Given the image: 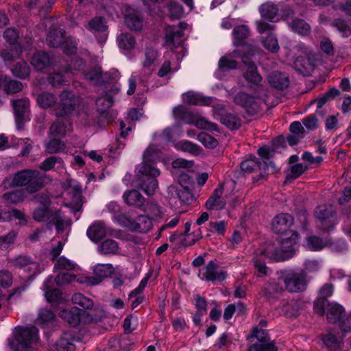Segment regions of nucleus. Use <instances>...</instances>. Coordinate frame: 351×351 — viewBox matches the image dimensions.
<instances>
[{
	"mask_svg": "<svg viewBox=\"0 0 351 351\" xmlns=\"http://www.w3.org/2000/svg\"><path fill=\"white\" fill-rule=\"evenodd\" d=\"M151 148H147L143 155L144 161L141 166L138 172L141 176L138 179V186L147 195H153L158 187V182L156 178L160 175V171L152 162Z\"/></svg>",
	"mask_w": 351,
	"mask_h": 351,
	"instance_id": "f257e3e1",
	"label": "nucleus"
},
{
	"mask_svg": "<svg viewBox=\"0 0 351 351\" xmlns=\"http://www.w3.org/2000/svg\"><path fill=\"white\" fill-rule=\"evenodd\" d=\"M38 340V330L35 326H17L13 332V339H8L12 351H36L34 344Z\"/></svg>",
	"mask_w": 351,
	"mask_h": 351,
	"instance_id": "f03ea898",
	"label": "nucleus"
},
{
	"mask_svg": "<svg viewBox=\"0 0 351 351\" xmlns=\"http://www.w3.org/2000/svg\"><path fill=\"white\" fill-rule=\"evenodd\" d=\"M60 101L54 109L57 118L71 119L80 104V97L72 92L64 90L59 95Z\"/></svg>",
	"mask_w": 351,
	"mask_h": 351,
	"instance_id": "7ed1b4c3",
	"label": "nucleus"
},
{
	"mask_svg": "<svg viewBox=\"0 0 351 351\" xmlns=\"http://www.w3.org/2000/svg\"><path fill=\"white\" fill-rule=\"evenodd\" d=\"M278 280L284 283L285 289L291 293L304 291L307 286L306 274L301 269L286 271Z\"/></svg>",
	"mask_w": 351,
	"mask_h": 351,
	"instance_id": "20e7f679",
	"label": "nucleus"
},
{
	"mask_svg": "<svg viewBox=\"0 0 351 351\" xmlns=\"http://www.w3.org/2000/svg\"><path fill=\"white\" fill-rule=\"evenodd\" d=\"M286 239H278L274 242L267 243L260 249V254L268 258L276 261H283L291 257V252L284 246V240Z\"/></svg>",
	"mask_w": 351,
	"mask_h": 351,
	"instance_id": "39448f33",
	"label": "nucleus"
},
{
	"mask_svg": "<svg viewBox=\"0 0 351 351\" xmlns=\"http://www.w3.org/2000/svg\"><path fill=\"white\" fill-rule=\"evenodd\" d=\"M173 115L177 119L184 120L189 117L191 121L189 123L193 124L199 129L207 130L210 132L218 131V126L216 123L206 120L205 118L200 117L197 114L188 112L183 106H178L173 110Z\"/></svg>",
	"mask_w": 351,
	"mask_h": 351,
	"instance_id": "423d86ee",
	"label": "nucleus"
},
{
	"mask_svg": "<svg viewBox=\"0 0 351 351\" xmlns=\"http://www.w3.org/2000/svg\"><path fill=\"white\" fill-rule=\"evenodd\" d=\"M240 167L241 170L246 173H252L259 170V176L261 178L269 173L270 169L271 173H273L275 171V165L273 162L270 161L268 163L265 161L261 162L255 156L243 161Z\"/></svg>",
	"mask_w": 351,
	"mask_h": 351,
	"instance_id": "0eeeda50",
	"label": "nucleus"
},
{
	"mask_svg": "<svg viewBox=\"0 0 351 351\" xmlns=\"http://www.w3.org/2000/svg\"><path fill=\"white\" fill-rule=\"evenodd\" d=\"M213 112L214 117L227 128L236 130L241 126L240 119L235 114L227 112L224 105L216 104L213 106Z\"/></svg>",
	"mask_w": 351,
	"mask_h": 351,
	"instance_id": "6e6552de",
	"label": "nucleus"
},
{
	"mask_svg": "<svg viewBox=\"0 0 351 351\" xmlns=\"http://www.w3.org/2000/svg\"><path fill=\"white\" fill-rule=\"evenodd\" d=\"M187 24L183 22L179 23V27L172 26L167 27L165 29V45L171 51L182 45L183 30L186 29Z\"/></svg>",
	"mask_w": 351,
	"mask_h": 351,
	"instance_id": "1a4fd4ad",
	"label": "nucleus"
},
{
	"mask_svg": "<svg viewBox=\"0 0 351 351\" xmlns=\"http://www.w3.org/2000/svg\"><path fill=\"white\" fill-rule=\"evenodd\" d=\"M315 214L319 221V226L324 230H329L336 223L335 212L332 206H319Z\"/></svg>",
	"mask_w": 351,
	"mask_h": 351,
	"instance_id": "9d476101",
	"label": "nucleus"
},
{
	"mask_svg": "<svg viewBox=\"0 0 351 351\" xmlns=\"http://www.w3.org/2000/svg\"><path fill=\"white\" fill-rule=\"evenodd\" d=\"M16 119V127L19 130L23 128L26 117L29 110V100L28 98H21L12 101Z\"/></svg>",
	"mask_w": 351,
	"mask_h": 351,
	"instance_id": "9b49d317",
	"label": "nucleus"
},
{
	"mask_svg": "<svg viewBox=\"0 0 351 351\" xmlns=\"http://www.w3.org/2000/svg\"><path fill=\"white\" fill-rule=\"evenodd\" d=\"M114 271V269L111 264H97L94 269V276L85 277L84 280L82 282L88 285H97L104 278L109 277Z\"/></svg>",
	"mask_w": 351,
	"mask_h": 351,
	"instance_id": "f8f14e48",
	"label": "nucleus"
},
{
	"mask_svg": "<svg viewBox=\"0 0 351 351\" xmlns=\"http://www.w3.org/2000/svg\"><path fill=\"white\" fill-rule=\"evenodd\" d=\"M333 286L331 284H325L320 289L319 297L314 302V311L318 315L323 316L326 313V306L329 303L327 298L332 295Z\"/></svg>",
	"mask_w": 351,
	"mask_h": 351,
	"instance_id": "ddd939ff",
	"label": "nucleus"
},
{
	"mask_svg": "<svg viewBox=\"0 0 351 351\" xmlns=\"http://www.w3.org/2000/svg\"><path fill=\"white\" fill-rule=\"evenodd\" d=\"M30 177L25 186V191L29 193L37 192L50 181L46 174H43L36 170L32 171Z\"/></svg>",
	"mask_w": 351,
	"mask_h": 351,
	"instance_id": "4468645a",
	"label": "nucleus"
},
{
	"mask_svg": "<svg viewBox=\"0 0 351 351\" xmlns=\"http://www.w3.org/2000/svg\"><path fill=\"white\" fill-rule=\"evenodd\" d=\"M88 29L94 32L96 36H99L98 40L100 43H104L108 36V26L105 19L101 16H95L88 23Z\"/></svg>",
	"mask_w": 351,
	"mask_h": 351,
	"instance_id": "2eb2a0df",
	"label": "nucleus"
},
{
	"mask_svg": "<svg viewBox=\"0 0 351 351\" xmlns=\"http://www.w3.org/2000/svg\"><path fill=\"white\" fill-rule=\"evenodd\" d=\"M293 223V218L287 213L275 217L272 221V230L276 234H285Z\"/></svg>",
	"mask_w": 351,
	"mask_h": 351,
	"instance_id": "dca6fc26",
	"label": "nucleus"
},
{
	"mask_svg": "<svg viewBox=\"0 0 351 351\" xmlns=\"http://www.w3.org/2000/svg\"><path fill=\"white\" fill-rule=\"evenodd\" d=\"M224 190V184H220L213 191L212 195L208 199L205 206L208 210H221L226 206V202L221 196Z\"/></svg>",
	"mask_w": 351,
	"mask_h": 351,
	"instance_id": "f3484780",
	"label": "nucleus"
},
{
	"mask_svg": "<svg viewBox=\"0 0 351 351\" xmlns=\"http://www.w3.org/2000/svg\"><path fill=\"white\" fill-rule=\"evenodd\" d=\"M202 275L204 279L211 282L223 281L227 276L226 271L218 270V265L213 261L206 265Z\"/></svg>",
	"mask_w": 351,
	"mask_h": 351,
	"instance_id": "a211bd4d",
	"label": "nucleus"
},
{
	"mask_svg": "<svg viewBox=\"0 0 351 351\" xmlns=\"http://www.w3.org/2000/svg\"><path fill=\"white\" fill-rule=\"evenodd\" d=\"M327 307V319L330 323H338L341 328L342 322L344 321L346 313L343 306L337 303H328Z\"/></svg>",
	"mask_w": 351,
	"mask_h": 351,
	"instance_id": "6ab92c4d",
	"label": "nucleus"
},
{
	"mask_svg": "<svg viewBox=\"0 0 351 351\" xmlns=\"http://www.w3.org/2000/svg\"><path fill=\"white\" fill-rule=\"evenodd\" d=\"M32 170L25 169L14 173L12 178L7 177L3 181L5 187L7 186H26L28 179Z\"/></svg>",
	"mask_w": 351,
	"mask_h": 351,
	"instance_id": "aec40b11",
	"label": "nucleus"
},
{
	"mask_svg": "<svg viewBox=\"0 0 351 351\" xmlns=\"http://www.w3.org/2000/svg\"><path fill=\"white\" fill-rule=\"evenodd\" d=\"M184 102L195 106H210L213 104L214 98L206 97L200 93L189 91L182 95Z\"/></svg>",
	"mask_w": 351,
	"mask_h": 351,
	"instance_id": "412c9836",
	"label": "nucleus"
},
{
	"mask_svg": "<svg viewBox=\"0 0 351 351\" xmlns=\"http://www.w3.org/2000/svg\"><path fill=\"white\" fill-rule=\"evenodd\" d=\"M53 64V58L45 51H38L34 53L31 58V64L37 71H43Z\"/></svg>",
	"mask_w": 351,
	"mask_h": 351,
	"instance_id": "4be33fe9",
	"label": "nucleus"
},
{
	"mask_svg": "<svg viewBox=\"0 0 351 351\" xmlns=\"http://www.w3.org/2000/svg\"><path fill=\"white\" fill-rule=\"evenodd\" d=\"M23 85L21 82L13 80L8 76L0 75V89H2L6 94L18 93L23 90Z\"/></svg>",
	"mask_w": 351,
	"mask_h": 351,
	"instance_id": "5701e85b",
	"label": "nucleus"
},
{
	"mask_svg": "<svg viewBox=\"0 0 351 351\" xmlns=\"http://www.w3.org/2000/svg\"><path fill=\"white\" fill-rule=\"evenodd\" d=\"M167 190L168 193L171 197L179 199L183 204H189L191 203L193 199V195L188 186L178 189L176 186L171 185L168 187Z\"/></svg>",
	"mask_w": 351,
	"mask_h": 351,
	"instance_id": "b1692460",
	"label": "nucleus"
},
{
	"mask_svg": "<svg viewBox=\"0 0 351 351\" xmlns=\"http://www.w3.org/2000/svg\"><path fill=\"white\" fill-rule=\"evenodd\" d=\"M123 198L126 204L130 206H134L138 209H143L145 204V198L137 190H130L125 191L123 195Z\"/></svg>",
	"mask_w": 351,
	"mask_h": 351,
	"instance_id": "393cba45",
	"label": "nucleus"
},
{
	"mask_svg": "<svg viewBox=\"0 0 351 351\" xmlns=\"http://www.w3.org/2000/svg\"><path fill=\"white\" fill-rule=\"evenodd\" d=\"M68 192L71 195V206L72 209L75 212H78L82 207V188L77 184H73L72 182H69V186L68 188Z\"/></svg>",
	"mask_w": 351,
	"mask_h": 351,
	"instance_id": "a878e982",
	"label": "nucleus"
},
{
	"mask_svg": "<svg viewBox=\"0 0 351 351\" xmlns=\"http://www.w3.org/2000/svg\"><path fill=\"white\" fill-rule=\"evenodd\" d=\"M302 302L299 300H283L281 302L282 311L287 317H296L298 316L302 311Z\"/></svg>",
	"mask_w": 351,
	"mask_h": 351,
	"instance_id": "bb28decb",
	"label": "nucleus"
},
{
	"mask_svg": "<svg viewBox=\"0 0 351 351\" xmlns=\"http://www.w3.org/2000/svg\"><path fill=\"white\" fill-rule=\"evenodd\" d=\"M269 84L278 90H283L288 87L289 84V77L278 71H273L268 75Z\"/></svg>",
	"mask_w": 351,
	"mask_h": 351,
	"instance_id": "cd10ccee",
	"label": "nucleus"
},
{
	"mask_svg": "<svg viewBox=\"0 0 351 351\" xmlns=\"http://www.w3.org/2000/svg\"><path fill=\"white\" fill-rule=\"evenodd\" d=\"M281 281H271L265 283L263 286V291L264 295L271 300L277 298L284 291V287L281 285Z\"/></svg>",
	"mask_w": 351,
	"mask_h": 351,
	"instance_id": "c85d7f7f",
	"label": "nucleus"
},
{
	"mask_svg": "<svg viewBox=\"0 0 351 351\" xmlns=\"http://www.w3.org/2000/svg\"><path fill=\"white\" fill-rule=\"evenodd\" d=\"M57 121L50 127L49 132L55 136H64L71 129V119L57 118Z\"/></svg>",
	"mask_w": 351,
	"mask_h": 351,
	"instance_id": "c756f323",
	"label": "nucleus"
},
{
	"mask_svg": "<svg viewBox=\"0 0 351 351\" xmlns=\"http://www.w3.org/2000/svg\"><path fill=\"white\" fill-rule=\"evenodd\" d=\"M82 310L76 306L70 309H64L59 313L60 317L67 322L69 324L76 326L80 322Z\"/></svg>",
	"mask_w": 351,
	"mask_h": 351,
	"instance_id": "7c9ffc66",
	"label": "nucleus"
},
{
	"mask_svg": "<svg viewBox=\"0 0 351 351\" xmlns=\"http://www.w3.org/2000/svg\"><path fill=\"white\" fill-rule=\"evenodd\" d=\"M243 62L247 66L246 71L243 74L245 80L255 85H260L262 82V77L258 73L255 64L252 62H247L244 59L243 60Z\"/></svg>",
	"mask_w": 351,
	"mask_h": 351,
	"instance_id": "2f4dec72",
	"label": "nucleus"
},
{
	"mask_svg": "<svg viewBox=\"0 0 351 351\" xmlns=\"http://www.w3.org/2000/svg\"><path fill=\"white\" fill-rule=\"evenodd\" d=\"M152 228V222L148 215H140L132 221L131 230L141 233H146Z\"/></svg>",
	"mask_w": 351,
	"mask_h": 351,
	"instance_id": "473e14b6",
	"label": "nucleus"
},
{
	"mask_svg": "<svg viewBox=\"0 0 351 351\" xmlns=\"http://www.w3.org/2000/svg\"><path fill=\"white\" fill-rule=\"evenodd\" d=\"M125 23L132 30H141L143 27V21L139 13L134 10H128L125 14Z\"/></svg>",
	"mask_w": 351,
	"mask_h": 351,
	"instance_id": "72a5a7b5",
	"label": "nucleus"
},
{
	"mask_svg": "<svg viewBox=\"0 0 351 351\" xmlns=\"http://www.w3.org/2000/svg\"><path fill=\"white\" fill-rule=\"evenodd\" d=\"M106 234V227L101 221L95 222L87 230L88 237L93 241H97L103 239Z\"/></svg>",
	"mask_w": 351,
	"mask_h": 351,
	"instance_id": "f704fd0d",
	"label": "nucleus"
},
{
	"mask_svg": "<svg viewBox=\"0 0 351 351\" xmlns=\"http://www.w3.org/2000/svg\"><path fill=\"white\" fill-rule=\"evenodd\" d=\"M52 283V277H49L43 284V289L45 291V295L47 301L50 302H58L62 298V292L58 289H51L50 285Z\"/></svg>",
	"mask_w": 351,
	"mask_h": 351,
	"instance_id": "c9c22d12",
	"label": "nucleus"
},
{
	"mask_svg": "<svg viewBox=\"0 0 351 351\" xmlns=\"http://www.w3.org/2000/svg\"><path fill=\"white\" fill-rule=\"evenodd\" d=\"M64 33V31L62 29H53L50 31L46 38L47 45L51 47L61 46L66 38Z\"/></svg>",
	"mask_w": 351,
	"mask_h": 351,
	"instance_id": "e433bc0d",
	"label": "nucleus"
},
{
	"mask_svg": "<svg viewBox=\"0 0 351 351\" xmlns=\"http://www.w3.org/2000/svg\"><path fill=\"white\" fill-rule=\"evenodd\" d=\"M98 251L104 255L117 254L119 252V245L113 239H106L98 246Z\"/></svg>",
	"mask_w": 351,
	"mask_h": 351,
	"instance_id": "4c0bfd02",
	"label": "nucleus"
},
{
	"mask_svg": "<svg viewBox=\"0 0 351 351\" xmlns=\"http://www.w3.org/2000/svg\"><path fill=\"white\" fill-rule=\"evenodd\" d=\"M22 52V49L18 45H11L0 51V57L4 62H11L18 58Z\"/></svg>",
	"mask_w": 351,
	"mask_h": 351,
	"instance_id": "58836bf2",
	"label": "nucleus"
},
{
	"mask_svg": "<svg viewBox=\"0 0 351 351\" xmlns=\"http://www.w3.org/2000/svg\"><path fill=\"white\" fill-rule=\"evenodd\" d=\"M158 52L152 47H147L145 51V59L142 62V65L144 69H149L151 74L152 69L150 68L155 64L158 58Z\"/></svg>",
	"mask_w": 351,
	"mask_h": 351,
	"instance_id": "ea45409f",
	"label": "nucleus"
},
{
	"mask_svg": "<svg viewBox=\"0 0 351 351\" xmlns=\"http://www.w3.org/2000/svg\"><path fill=\"white\" fill-rule=\"evenodd\" d=\"M289 25L293 31L301 36H306L311 33V26L303 19L295 18Z\"/></svg>",
	"mask_w": 351,
	"mask_h": 351,
	"instance_id": "a19ab883",
	"label": "nucleus"
},
{
	"mask_svg": "<svg viewBox=\"0 0 351 351\" xmlns=\"http://www.w3.org/2000/svg\"><path fill=\"white\" fill-rule=\"evenodd\" d=\"M43 203V207L38 208L33 213V218L37 221H44L49 219L52 214L48 208L49 204V198L45 197Z\"/></svg>",
	"mask_w": 351,
	"mask_h": 351,
	"instance_id": "79ce46f5",
	"label": "nucleus"
},
{
	"mask_svg": "<svg viewBox=\"0 0 351 351\" xmlns=\"http://www.w3.org/2000/svg\"><path fill=\"white\" fill-rule=\"evenodd\" d=\"M50 221L55 225L58 232L64 231L66 227L70 225V220L64 219L60 210L51 215Z\"/></svg>",
	"mask_w": 351,
	"mask_h": 351,
	"instance_id": "37998d69",
	"label": "nucleus"
},
{
	"mask_svg": "<svg viewBox=\"0 0 351 351\" xmlns=\"http://www.w3.org/2000/svg\"><path fill=\"white\" fill-rule=\"evenodd\" d=\"M259 12L262 17L272 20L277 16L278 8L274 3H266L260 6Z\"/></svg>",
	"mask_w": 351,
	"mask_h": 351,
	"instance_id": "c03bdc74",
	"label": "nucleus"
},
{
	"mask_svg": "<svg viewBox=\"0 0 351 351\" xmlns=\"http://www.w3.org/2000/svg\"><path fill=\"white\" fill-rule=\"evenodd\" d=\"M234 102L243 108H252L254 104V97L244 92L238 93L234 97Z\"/></svg>",
	"mask_w": 351,
	"mask_h": 351,
	"instance_id": "a18cd8bd",
	"label": "nucleus"
},
{
	"mask_svg": "<svg viewBox=\"0 0 351 351\" xmlns=\"http://www.w3.org/2000/svg\"><path fill=\"white\" fill-rule=\"evenodd\" d=\"M56 96L50 93L44 92L37 97V102L43 108H48L56 104Z\"/></svg>",
	"mask_w": 351,
	"mask_h": 351,
	"instance_id": "49530a36",
	"label": "nucleus"
},
{
	"mask_svg": "<svg viewBox=\"0 0 351 351\" xmlns=\"http://www.w3.org/2000/svg\"><path fill=\"white\" fill-rule=\"evenodd\" d=\"M104 75V74L101 69L100 67H96L85 73V78L93 84L97 85L104 82L105 78Z\"/></svg>",
	"mask_w": 351,
	"mask_h": 351,
	"instance_id": "de8ad7c7",
	"label": "nucleus"
},
{
	"mask_svg": "<svg viewBox=\"0 0 351 351\" xmlns=\"http://www.w3.org/2000/svg\"><path fill=\"white\" fill-rule=\"evenodd\" d=\"M30 67L25 61L17 62L12 69V74L19 78L25 79L30 74Z\"/></svg>",
	"mask_w": 351,
	"mask_h": 351,
	"instance_id": "09e8293b",
	"label": "nucleus"
},
{
	"mask_svg": "<svg viewBox=\"0 0 351 351\" xmlns=\"http://www.w3.org/2000/svg\"><path fill=\"white\" fill-rule=\"evenodd\" d=\"M25 198V191L23 189H17L10 193H5L3 195V199L7 203L16 204Z\"/></svg>",
	"mask_w": 351,
	"mask_h": 351,
	"instance_id": "8fccbe9b",
	"label": "nucleus"
},
{
	"mask_svg": "<svg viewBox=\"0 0 351 351\" xmlns=\"http://www.w3.org/2000/svg\"><path fill=\"white\" fill-rule=\"evenodd\" d=\"M117 41L119 47L125 50L133 49L136 44L134 38L129 33L121 34L117 38Z\"/></svg>",
	"mask_w": 351,
	"mask_h": 351,
	"instance_id": "3c124183",
	"label": "nucleus"
},
{
	"mask_svg": "<svg viewBox=\"0 0 351 351\" xmlns=\"http://www.w3.org/2000/svg\"><path fill=\"white\" fill-rule=\"evenodd\" d=\"M149 216L158 218L162 216V208L155 202L149 201L144 204L143 209Z\"/></svg>",
	"mask_w": 351,
	"mask_h": 351,
	"instance_id": "603ef678",
	"label": "nucleus"
},
{
	"mask_svg": "<svg viewBox=\"0 0 351 351\" xmlns=\"http://www.w3.org/2000/svg\"><path fill=\"white\" fill-rule=\"evenodd\" d=\"M55 319V313L51 309L44 308L40 309L36 322L38 324L45 326V324L53 322Z\"/></svg>",
	"mask_w": 351,
	"mask_h": 351,
	"instance_id": "864d4df0",
	"label": "nucleus"
},
{
	"mask_svg": "<svg viewBox=\"0 0 351 351\" xmlns=\"http://www.w3.org/2000/svg\"><path fill=\"white\" fill-rule=\"evenodd\" d=\"M45 147L46 152L51 154L63 152L66 148L64 143L57 138L51 139Z\"/></svg>",
	"mask_w": 351,
	"mask_h": 351,
	"instance_id": "5fc2aeb1",
	"label": "nucleus"
},
{
	"mask_svg": "<svg viewBox=\"0 0 351 351\" xmlns=\"http://www.w3.org/2000/svg\"><path fill=\"white\" fill-rule=\"evenodd\" d=\"M71 300L74 304L80 306L84 309H90L93 306V302L80 293H75Z\"/></svg>",
	"mask_w": 351,
	"mask_h": 351,
	"instance_id": "6e6d98bb",
	"label": "nucleus"
},
{
	"mask_svg": "<svg viewBox=\"0 0 351 351\" xmlns=\"http://www.w3.org/2000/svg\"><path fill=\"white\" fill-rule=\"evenodd\" d=\"M75 263L71 260L61 256L56 260L53 269L55 270L71 271L75 268Z\"/></svg>",
	"mask_w": 351,
	"mask_h": 351,
	"instance_id": "4d7b16f0",
	"label": "nucleus"
},
{
	"mask_svg": "<svg viewBox=\"0 0 351 351\" xmlns=\"http://www.w3.org/2000/svg\"><path fill=\"white\" fill-rule=\"evenodd\" d=\"M295 69L300 73L306 75L309 73L311 65L307 59L302 56H298L294 61Z\"/></svg>",
	"mask_w": 351,
	"mask_h": 351,
	"instance_id": "13d9d810",
	"label": "nucleus"
},
{
	"mask_svg": "<svg viewBox=\"0 0 351 351\" xmlns=\"http://www.w3.org/2000/svg\"><path fill=\"white\" fill-rule=\"evenodd\" d=\"M264 47L272 53L277 52L279 50V45L276 36L272 33H269L263 40Z\"/></svg>",
	"mask_w": 351,
	"mask_h": 351,
	"instance_id": "bf43d9fd",
	"label": "nucleus"
},
{
	"mask_svg": "<svg viewBox=\"0 0 351 351\" xmlns=\"http://www.w3.org/2000/svg\"><path fill=\"white\" fill-rule=\"evenodd\" d=\"M249 34V28L245 25L237 26L233 29V36L238 44L247 38Z\"/></svg>",
	"mask_w": 351,
	"mask_h": 351,
	"instance_id": "052dcab7",
	"label": "nucleus"
},
{
	"mask_svg": "<svg viewBox=\"0 0 351 351\" xmlns=\"http://www.w3.org/2000/svg\"><path fill=\"white\" fill-rule=\"evenodd\" d=\"M63 51L66 55H72L77 51V43L71 36L66 38L62 44Z\"/></svg>",
	"mask_w": 351,
	"mask_h": 351,
	"instance_id": "680f3d73",
	"label": "nucleus"
},
{
	"mask_svg": "<svg viewBox=\"0 0 351 351\" xmlns=\"http://www.w3.org/2000/svg\"><path fill=\"white\" fill-rule=\"evenodd\" d=\"M178 70V68L171 67V62L169 60H166L165 61H164V62L159 68L157 72V75L159 77H164L170 75L171 74L175 73Z\"/></svg>",
	"mask_w": 351,
	"mask_h": 351,
	"instance_id": "e2e57ef3",
	"label": "nucleus"
},
{
	"mask_svg": "<svg viewBox=\"0 0 351 351\" xmlns=\"http://www.w3.org/2000/svg\"><path fill=\"white\" fill-rule=\"evenodd\" d=\"M237 62L234 60L230 56H225L220 58L219 61V67L222 70H229L236 69Z\"/></svg>",
	"mask_w": 351,
	"mask_h": 351,
	"instance_id": "0e129e2a",
	"label": "nucleus"
},
{
	"mask_svg": "<svg viewBox=\"0 0 351 351\" xmlns=\"http://www.w3.org/2000/svg\"><path fill=\"white\" fill-rule=\"evenodd\" d=\"M113 104L112 97L109 95L98 97L96 100V106L101 112H104Z\"/></svg>",
	"mask_w": 351,
	"mask_h": 351,
	"instance_id": "69168bd1",
	"label": "nucleus"
},
{
	"mask_svg": "<svg viewBox=\"0 0 351 351\" xmlns=\"http://www.w3.org/2000/svg\"><path fill=\"white\" fill-rule=\"evenodd\" d=\"M332 25L335 27L344 37H348L351 34V29L347 23L340 19H335Z\"/></svg>",
	"mask_w": 351,
	"mask_h": 351,
	"instance_id": "338daca9",
	"label": "nucleus"
},
{
	"mask_svg": "<svg viewBox=\"0 0 351 351\" xmlns=\"http://www.w3.org/2000/svg\"><path fill=\"white\" fill-rule=\"evenodd\" d=\"M57 351H74V344L65 337L60 338L55 343Z\"/></svg>",
	"mask_w": 351,
	"mask_h": 351,
	"instance_id": "774afa93",
	"label": "nucleus"
}]
</instances>
